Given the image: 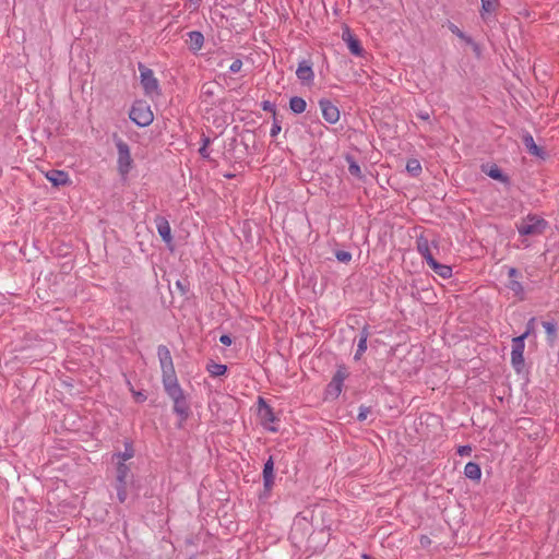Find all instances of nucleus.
<instances>
[{
  "label": "nucleus",
  "mask_w": 559,
  "mask_h": 559,
  "mask_svg": "<svg viewBox=\"0 0 559 559\" xmlns=\"http://www.w3.org/2000/svg\"><path fill=\"white\" fill-rule=\"evenodd\" d=\"M164 389L174 402V412L180 416L181 420H186L189 416L190 407L178 381L164 384Z\"/></svg>",
  "instance_id": "1"
},
{
  "label": "nucleus",
  "mask_w": 559,
  "mask_h": 559,
  "mask_svg": "<svg viewBox=\"0 0 559 559\" xmlns=\"http://www.w3.org/2000/svg\"><path fill=\"white\" fill-rule=\"evenodd\" d=\"M157 356L159 359L163 373V385L178 381L173 362V357L168 347L165 345H159L157 347Z\"/></svg>",
  "instance_id": "2"
},
{
  "label": "nucleus",
  "mask_w": 559,
  "mask_h": 559,
  "mask_svg": "<svg viewBox=\"0 0 559 559\" xmlns=\"http://www.w3.org/2000/svg\"><path fill=\"white\" fill-rule=\"evenodd\" d=\"M129 117L139 127L150 126L154 119L153 112L145 102L134 103Z\"/></svg>",
  "instance_id": "3"
},
{
  "label": "nucleus",
  "mask_w": 559,
  "mask_h": 559,
  "mask_svg": "<svg viewBox=\"0 0 559 559\" xmlns=\"http://www.w3.org/2000/svg\"><path fill=\"white\" fill-rule=\"evenodd\" d=\"M547 226V222L534 215H528L523 218L518 225V230L521 235H539Z\"/></svg>",
  "instance_id": "4"
},
{
  "label": "nucleus",
  "mask_w": 559,
  "mask_h": 559,
  "mask_svg": "<svg viewBox=\"0 0 559 559\" xmlns=\"http://www.w3.org/2000/svg\"><path fill=\"white\" fill-rule=\"evenodd\" d=\"M116 146L118 151V170L121 176H127L132 168L133 159L131 157L129 145L119 139L116 141Z\"/></svg>",
  "instance_id": "5"
},
{
  "label": "nucleus",
  "mask_w": 559,
  "mask_h": 559,
  "mask_svg": "<svg viewBox=\"0 0 559 559\" xmlns=\"http://www.w3.org/2000/svg\"><path fill=\"white\" fill-rule=\"evenodd\" d=\"M139 71L141 76V84L144 88L145 94L152 95L153 93L158 92V81L154 76V73L151 69L143 66L142 63L139 64Z\"/></svg>",
  "instance_id": "6"
},
{
  "label": "nucleus",
  "mask_w": 559,
  "mask_h": 559,
  "mask_svg": "<svg viewBox=\"0 0 559 559\" xmlns=\"http://www.w3.org/2000/svg\"><path fill=\"white\" fill-rule=\"evenodd\" d=\"M258 415L261 419L262 425L270 431H277L276 427L270 426L271 423L276 420L272 407L264 401L263 397H259V409Z\"/></svg>",
  "instance_id": "7"
},
{
  "label": "nucleus",
  "mask_w": 559,
  "mask_h": 559,
  "mask_svg": "<svg viewBox=\"0 0 559 559\" xmlns=\"http://www.w3.org/2000/svg\"><path fill=\"white\" fill-rule=\"evenodd\" d=\"M524 341H525L524 336H516L512 340L511 361H512L513 367L518 371H520L524 365V357H523L524 347H525Z\"/></svg>",
  "instance_id": "8"
},
{
  "label": "nucleus",
  "mask_w": 559,
  "mask_h": 559,
  "mask_svg": "<svg viewBox=\"0 0 559 559\" xmlns=\"http://www.w3.org/2000/svg\"><path fill=\"white\" fill-rule=\"evenodd\" d=\"M262 476L263 492L261 493V498H269L272 487L274 485V461L272 456H270L267 461L264 463Z\"/></svg>",
  "instance_id": "9"
},
{
  "label": "nucleus",
  "mask_w": 559,
  "mask_h": 559,
  "mask_svg": "<svg viewBox=\"0 0 559 559\" xmlns=\"http://www.w3.org/2000/svg\"><path fill=\"white\" fill-rule=\"evenodd\" d=\"M319 106L326 122L334 124L340 120V110L331 100L320 99Z\"/></svg>",
  "instance_id": "10"
},
{
  "label": "nucleus",
  "mask_w": 559,
  "mask_h": 559,
  "mask_svg": "<svg viewBox=\"0 0 559 559\" xmlns=\"http://www.w3.org/2000/svg\"><path fill=\"white\" fill-rule=\"evenodd\" d=\"M296 75L304 84H311L314 80L311 62L308 60L300 61L296 70Z\"/></svg>",
  "instance_id": "11"
},
{
  "label": "nucleus",
  "mask_w": 559,
  "mask_h": 559,
  "mask_svg": "<svg viewBox=\"0 0 559 559\" xmlns=\"http://www.w3.org/2000/svg\"><path fill=\"white\" fill-rule=\"evenodd\" d=\"M155 222H156L157 231H158L159 236L162 237V239L165 242L170 243L173 241V236H171V228H170L168 221L163 216H157Z\"/></svg>",
  "instance_id": "12"
},
{
  "label": "nucleus",
  "mask_w": 559,
  "mask_h": 559,
  "mask_svg": "<svg viewBox=\"0 0 559 559\" xmlns=\"http://www.w3.org/2000/svg\"><path fill=\"white\" fill-rule=\"evenodd\" d=\"M342 37L347 43V47L353 55H362V47L360 45L359 39L353 36L348 28L343 32Z\"/></svg>",
  "instance_id": "13"
},
{
  "label": "nucleus",
  "mask_w": 559,
  "mask_h": 559,
  "mask_svg": "<svg viewBox=\"0 0 559 559\" xmlns=\"http://www.w3.org/2000/svg\"><path fill=\"white\" fill-rule=\"evenodd\" d=\"M522 141L531 155H534V156H537L540 158H545V155H546L545 152L539 146L536 145V143L534 142L533 135L531 133H528V132L524 133L522 135Z\"/></svg>",
  "instance_id": "14"
},
{
  "label": "nucleus",
  "mask_w": 559,
  "mask_h": 559,
  "mask_svg": "<svg viewBox=\"0 0 559 559\" xmlns=\"http://www.w3.org/2000/svg\"><path fill=\"white\" fill-rule=\"evenodd\" d=\"M481 171L489 176L490 178L498 180L500 182L507 183L509 182V177L504 175L501 169L497 165H483Z\"/></svg>",
  "instance_id": "15"
},
{
  "label": "nucleus",
  "mask_w": 559,
  "mask_h": 559,
  "mask_svg": "<svg viewBox=\"0 0 559 559\" xmlns=\"http://www.w3.org/2000/svg\"><path fill=\"white\" fill-rule=\"evenodd\" d=\"M46 178L55 186H64L69 182V176L63 170L52 169L46 174Z\"/></svg>",
  "instance_id": "16"
},
{
  "label": "nucleus",
  "mask_w": 559,
  "mask_h": 559,
  "mask_svg": "<svg viewBox=\"0 0 559 559\" xmlns=\"http://www.w3.org/2000/svg\"><path fill=\"white\" fill-rule=\"evenodd\" d=\"M417 250L421 257L426 260L427 264L430 263V259H435L430 251L429 241L425 236L417 238Z\"/></svg>",
  "instance_id": "17"
},
{
  "label": "nucleus",
  "mask_w": 559,
  "mask_h": 559,
  "mask_svg": "<svg viewBox=\"0 0 559 559\" xmlns=\"http://www.w3.org/2000/svg\"><path fill=\"white\" fill-rule=\"evenodd\" d=\"M368 337H369V332H368L367 326H365V328H362V330L360 331V334H359L357 350L354 355L355 360H359L361 358V356L364 355V353L366 352Z\"/></svg>",
  "instance_id": "18"
},
{
  "label": "nucleus",
  "mask_w": 559,
  "mask_h": 559,
  "mask_svg": "<svg viewBox=\"0 0 559 559\" xmlns=\"http://www.w3.org/2000/svg\"><path fill=\"white\" fill-rule=\"evenodd\" d=\"M428 265L442 278H450L452 276L451 266L441 264L436 259H430V263H428Z\"/></svg>",
  "instance_id": "19"
},
{
  "label": "nucleus",
  "mask_w": 559,
  "mask_h": 559,
  "mask_svg": "<svg viewBox=\"0 0 559 559\" xmlns=\"http://www.w3.org/2000/svg\"><path fill=\"white\" fill-rule=\"evenodd\" d=\"M130 477V467L121 461H117L116 483L128 484Z\"/></svg>",
  "instance_id": "20"
},
{
  "label": "nucleus",
  "mask_w": 559,
  "mask_h": 559,
  "mask_svg": "<svg viewBox=\"0 0 559 559\" xmlns=\"http://www.w3.org/2000/svg\"><path fill=\"white\" fill-rule=\"evenodd\" d=\"M464 475L472 480H479L481 476L480 466L475 462H468L464 467Z\"/></svg>",
  "instance_id": "21"
},
{
  "label": "nucleus",
  "mask_w": 559,
  "mask_h": 559,
  "mask_svg": "<svg viewBox=\"0 0 559 559\" xmlns=\"http://www.w3.org/2000/svg\"><path fill=\"white\" fill-rule=\"evenodd\" d=\"M190 48L193 50H200L204 43V36L201 32L192 31L188 33Z\"/></svg>",
  "instance_id": "22"
},
{
  "label": "nucleus",
  "mask_w": 559,
  "mask_h": 559,
  "mask_svg": "<svg viewBox=\"0 0 559 559\" xmlns=\"http://www.w3.org/2000/svg\"><path fill=\"white\" fill-rule=\"evenodd\" d=\"M307 108V103L302 97L294 96L289 99V109L294 114H302Z\"/></svg>",
  "instance_id": "23"
},
{
  "label": "nucleus",
  "mask_w": 559,
  "mask_h": 559,
  "mask_svg": "<svg viewBox=\"0 0 559 559\" xmlns=\"http://www.w3.org/2000/svg\"><path fill=\"white\" fill-rule=\"evenodd\" d=\"M206 370L213 376V377H218V376H223L226 373L227 371V366L226 365H223V364H217L213 360H211L207 366H206Z\"/></svg>",
  "instance_id": "24"
},
{
  "label": "nucleus",
  "mask_w": 559,
  "mask_h": 559,
  "mask_svg": "<svg viewBox=\"0 0 559 559\" xmlns=\"http://www.w3.org/2000/svg\"><path fill=\"white\" fill-rule=\"evenodd\" d=\"M134 455V450L130 443H126L124 451L119 452L112 455V459L117 461H121L126 463V461L132 459Z\"/></svg>",
  "instance_id": "25"
},
{
  "label": "nucleus",
  "mask_w": 559,
  "mask_h": 559,
  "mask_svg": "<svg viewBox=\"0 0 559 559\" xmlns=\"http://www.w3.org/2000/svg\"><path fill=\"white\" fill-rule=\"evenodd\" d=\"M543 326L546 331L548 341L552 343L557 337V323L555 321H544Z\"/></svg>",
  "instance_id": "26"
},
{
  "label": "nucleus",
  "mask_w": 559,
  "mask_h": 559,
  "mask_svg": "<svg viewBox=\"0 0 559 559\" xmlns=\"http://www.w3.org/2000/svg\"><path fill=\"white\" fill-rule=\"evenodd\" d=\"M498 5L499 0H481V17H484L486 13L495 12Z\"/></svg>",
  "instance_id": "27"
},
{
  "label": "nucleus",
  "mask_w": 559,
  "mask_h": 559,
  "mask_svg": "<svg viewBox=\"0 0 559 559\" xmlns=\"http://www.w3.org/2000/svg\"><path fill=\"white\" fill-rule=\"evenodd\" d=\"M406 170L412 176L417 177L421 173L420 162L416 158H411L407 160Z\"/></svg>",
  "instance_id": "28"
},
{
  "label": "nucleus",
  "mask_w": 559,
  "mask_h": 559,
  "mask_svg": "<svg viewBox=\"0 0 559 559\" xmlns=\"http://www.w3.org/2000/svg\"><path fill=\"white\" fill-rule=\"evenodd\" d=\"M343 383L332 378L331 382L328 385V392L330 395L337 397L342 392Z\"/></svg>",
  "instance_id": "29"
},
{
  "label": "nucleus",
  "mask_w": 559,
  "mask_h": 559,
  "mask_svg": "<svg viewBox=\"0 0 559 559\" xmlns=\"http://www.w3.org/2000/svg\"><path fill=\"white\" fill-rule=\"evenodd\" d=\"M508 287L514 293L515 296H519L521 299H523L524 288L518 280H511Z\"/></svg>",
  "instance_id": "30"
},
{
  "label": "nucleus",
  "mask_w": 559,
  "mask_h": 559,
  "mask_svg": "<svg viewBox=\"0 0 559 559\" xmlns=\"http://www.w3.org/2000/svg\"><path fill=\"white\" fill-rule=\"evenodd\" d=\"M348 160H349V165H348L349 174L357 178H361L362 173H361L360 166L353 158H348Z\"/></svg>",
  "instance_id": "31"
},
{
  "label": "nucleus",
  "mask_w": 559,
  "mask_h": 559,
  "mask_svg": "<svg viewBox=\"0 0 559 559\" xmlns=\"http://www.w3.org/2000/svg\"><path fill=\"white\" fill-rule=\"evenodd\" d=\"M118 500L123 503L127 500V484L116 483Z\"/></svg>",
  "instance_id": "32"
},
{
  "label": "nucleus",
  "mask_w": 559,
  "mask_h": 559,
  "mask_svg": "<svg viewBox=\"0 0 559 559\" xmlns=\"http://www.w3.org/2000/svg\"><path fill=\"white\" fill-rule=\"evenodd\" d=\"M302 526H305L304 528H308V524L305 523V522H296L292 528V532H290V538L292 540H297V533L302 528Z\"/></svg>",
  "instance_id": "33"
},
{
  "label": "nucleus",
  "mask_w": 559,
  "mask_h": 559,
  "mask_svg": "<svg viewBox=\"0 0 559 559\" xmlns=\"http://www.w3.org/2000/svg\"><path fill=\"white\" fill-rule=\"evenodd\" d=\"M335 257L342 263H348L352 260L350 252L344 250H337Z\"/></svg>",
  "instance_id": "34"
},
{
  "label": "nucleus",
  "mask_w": 559,
  "mask_h": 559,
  "mask_svg": "<svg viewBox=\"0 0 559 559\" xmlns=\"http://www.w3.org/2000/svg\"><path fill=\"white\" fill-rule=\"evenodd\" d=\"M448 27L457 37H460V38H462V39H464V40H466L468 43L471 41L469 37H467L455 24L450 22Z\"/></svg>",
  "instance_id": "35"
},
{
  "label": "nucleus",
  "mask_w": 559,
  "mask_h": 559,
  "mask_svg": "<svg viewBox=\"0 0 559 559\" xmlns=\"http://www.w3.org/2000/svg\"><path fill=\"white\" fill-rule=\"evenodd\" d=\"M347 376H348L347 369L344 366H340L337 368L335 374L333 376V378H335L340 382L344 383V380L347 378Z\"/></svg>",
  "instance_id": "36"
},
{
  "label": "nucleus",
  "mask_w": 559,
  "mask_h": 559,
  "mask_svg": "<svg viewBox=\"0 0 559 559\" xmlns=\"http://www.w3.org/2000/svg\"><path fill=\"white\" fill-rule=\"evenodd\" d=\"M535 325H536V319L531 318L526 323L525 332L521 336H524V338H526L528 335H531L535 331Z\"/></svg>",
  "instance_id": "37"
},
{
  "label": "nucleus",
  "mask_w": 559,
  "mask_h": 559,
  "mask_svg": "<svg viewBox=\"0 0 559 559\" xmlns=\"http://www.w3.org/2000/svg\"><path fill=\"white\" fill-rule=\"evenodd\" d=\"M371 412V408L368 407V406H364L361 405L359 407V412H358V415H357V420L358 421H364L367 419L368 415L370 414Z\"/></svg>",
  "instance_id": "38"
},
{
  "label": "nucleus",
  "mask_w": 559,
  "mask_h": 559,
  "mask_svg": "<svg viewBox=\"0 0 559 559\" xmlns=\"http://www.w3.org/2000/svg\"><path fill=\"white\" fill-rule=\"evenodd\" d=\"M261 106L263 110L272 112L273 118L276 117V107L273 103H271L270 100H263L261 103Z\"/></svg>",
  "instance_id": "39"
},
{
  "label": "nucleus",
  "mask_w": 559,
  "mask_h": 559,
  "mask_svg": "<svg viewBox=\"0 0 559 559\" xmlns=\"http://www.w3.org/2000/svg\"><path fill=\"white\" fill-rule=\"evenodd\" d=\"M282 130V127H281V123L280 121L277 120L276 117L273 118V124H272V128H271V131H270V135L272 138H275Z\"/></svg>",
  "instance_id": "40"
},
{
  "label": "nucleus",
  "mask_w": 559,
  "mask_h": 559,
  "mask_svg": "<svg viewBox=\"0 0 559 559\" xmlns=\"http://www.w3.org/2000/svg\"><path fill=\"white\" fill-rule=\"evenodd\" d=\"M242 61L240 59H236L231 62V64L229 66V71L231 73H238L241 68H242Z\"/></svg>",
  "instance_id": "41"
},
{
  "label": "nucleus",
  "mask_w": 559,
  "mask_h": 559,
  "mask_svg": "<svg viewBox=\"0 0 559 559\" xmlns=\"http://www.w3.org/2000/svg\"><path fill=\"white\" fill-rule=\"evenodd\" d=\"M508 276H509L510 281L518 280V277L520 276V272L515 267H510L508 270Z\"/></svg>",
  "instance_id": "42"
},
{
  "label": "nucleus",
  "mask_w": 559,
  "mask_h": 559,
  "mask_svg": "<svg viewBox=\"0 0 559 559\" xmlns=\"http://www.w3.org/2000/svg\"><path fill=\"white\" fill-rule=\"evenodd\" d=\"M219 342L225 346H229L231 344V337L227 334H224L219 337Z\"/></svg>",
  "instance_id": "43"
},
{
  "label": "nucleus",
  "mask_w": 559,
  "mask_h": 559,
  "mask_svg": "<svg viewBox=\"0 0 559 559\" xmlns=\"http://www.w3.org/2000/svg\"><path fill=\"white\" fill-rule=\"evenodd\" d=\"M211 87H212V85H211L210 83H205V84H203V86H202V93H203L204 95H209V96H210V95H213V91H212V88H211Z\"/></svg>",
  "instance_id": "44"
},
{
  "label": "nucleus",
  "mask_w": 559,
  "mask_h": 559,
  "mask_svg": "<svg viewBox=\"0 0 559 559\" xmlns=\"http://www.w3.org/2000/svg\"><path fill=\"white\" fill-rule=\"evenodd\" d=\"M472 449L468 445H463L459 448V454L460 455H468L471 453Z\"/></svg>",
  "instance_id": "45"
},
{
  "label": "nucleus",
  "mask_w": 559,
  "mask_h": 559,
  "mask_svg": "<svg viewBox=\"0 0 559 559\" xmlns=\"http://www.w3.org/2000/svg\"><path fill=\"white\" fill-rule=\"evenodd\" d=\"M199 154L203 157V158H210V153L207 151V147H204V146H201L199 148Z\"/></svg>",
  "instance_id": "46"
},
{
  "label": "nucleus",
  "mask_w": 559,
  "mask_h": 559,
  "mask_svg": "<svg viewBox=\"0 0 559 559\" xmlns=\"http://www.w3.org/2000/svg\"><path fill=\"white\" fill-rule=\"evenodd\" d=\"M417 117H418L419 119H421V120H429L430 115H429V112H428V111H419V112L417 114Z\"/></svg>",
  "instance_id": "47"
},
{
  "label": "nucleus",
  "mask_w": 559,
  "mask_h": 559,
  "mask_svg": "<svg viewBox=\"0 0 559 559\" xmlns=\"http://www.w3.org/2000/svg\"><path fill=\"white\" fill-rule=\"evenodd\" d=\"M211 143V139L207 136L202 138V146L207 147Z\"/></svg>",
  "instance_id": "48"
},
{
  "label": "nucleus",
  "mask_w": 559,
  "mask_h": 559,
  "mask_svg": "<svg viewBox=\"0 0 559 559\" xmlns=\"http://www.w3.org/2000/svg\"><path fill=\"white\" fill-rule=\"evenodd\" d=\"M361 557H362V559H371V557L367 554H364Z\"/></svg>",
  "instance_id": "49"
}]
</instances>
